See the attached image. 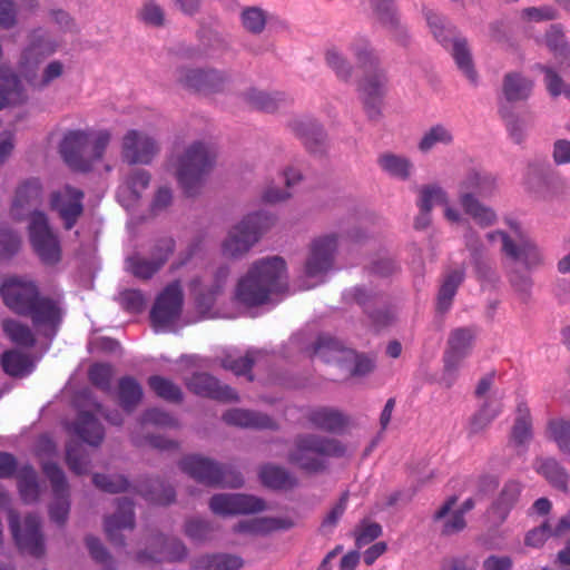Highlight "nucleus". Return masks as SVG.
<instances>
[{"mask_svg": "<svg viewBox=\"0 0 570 570\" xmlns=\"http://www.w3.org/2000/svg\"><path fill=\"white\" fill-rule=\"evenodd\" d=\"M286 263L281 256L255 261L235 287L234 299L246 307L261 306L286 283Z\"/></svg>", "mask_w": 570, "mask_h": 570, "instance_id": "f257e3e1", "label": "nucleus"}, {"mask_svg": "<svg viewBox=\"0 0 570 570\" xmlns=\"http://www.w3.org/2000/svg\"><path fill=\"white\" fill-rule=\"evenodd\" d=\"M363 77L358 80L357 90L370 119L376 120L381 116L383 98L386 92L387 77L380 67V59L372 48L368 39L356 37L350 45Z\"/></svg>", "mask_w": 570, "mask_h": 570, "instance_id": "f03ea898", "label": "nucleus"}, {"mask_svg": "<svg viewBox=\"0 0 570 570\" xmlns=\"http://www.w3.org/2000/svg\"><path fill=\"white\" fill-rule=\"evenodd\" d=\"M363 77L358 80L357 90L370 119L376 120L381 116L383 98L386 92L387 77L380 67V59L372 48L368 39L356 37L350 45Z\"/></svg>", "mask_w": 570, "mask_h": 570, "instance_id": "7ed1b4c3", "label": "nucleus"}, {"mask_svg": "<svg viewBox=\"0 0 570 570\" xmlns=\"http://www.w3.org/2000/svg\"><path fill=\"white\" fill-rule=\"evenodd\" d=\"M345 452V445L337 439L305 433L295 436L287 461L306 473L316 474L327 469L330 459L342 458Z\"/></svg>", "mask_w": 570, "mask_h": 570, "instance_id": "20e7f679", "label": "nucleus"}, {"mask_svg": "<svg viewBox=\"0 0 570 570\" xmlns=\"http://www.w3.org/2000/svg\"><path fill=\"white\" fill-rule=\"evenodd\" d=\"M214 149L203 142L189 145L175 161L176 177L187 196H195L215 164Z\"/></svg>", "mask_w": 570, "mask_h": 570, "instance_id": "39448f33", "label": "nucleus"}, {"mask_svg": "<svg viewBox=\"0 0 570 570\" xmlns=\"http://www.w3.org/2000/svg\"><path fill=\"white\" fill-rule=\"evenodd\" d=\"M275 223V218L264 212H257L245 216L234 225L223 242V254L230 258H240L258 243Z\"/></svg>", "mask_w": 570, "mask_h": 570, "instance_id": "423d86ee", "label": "nucleus"}, {"mask_svg": "<svg viewBox=\"0 0 570 570\" xmlns=\"http://www.w3.org/2000/svg\"><path fill=\"white\" fill-rule=\"evenodd\" d=\"M495 189V179L484 173L471 170L461 183L460 203L465 214L471 216L481 227L494 224L495 213L482 205L474 195L490 196Z\"/></svg>", "mask_w": 570, "mask_h": 570, "instance_id": "0eeeda50", "label": "nucleus"}, {"mask_svg": "<svg viewBox=\"0 0 570 570\" xmlns=\"http://www.w3.org/2000/svg\"><path fill=\"white\" fill-rule=\"evenodd\" d=\"M9 494L0 487V508L8 509V522L18 548L32 557L45 554V542L41 533V522L38 515L28 514L20 522L19 513L9 508Z\"/></svg>", "mask_w": 570, "mask_h": 570, "instance_id": "6e6552de", "label": "nucleus"}, {"mask_svg": "<svg viewBox=\"0 0 570 570\" xmlns=\"http://www.w3.org/2000/svg\"><path fill=\"white\" fill-rule=\"evenodd\" d=\"M179 465L189 476L208 487L240 488L244 484L238 471L202 455L186 456Z\"/></svg>", "mask_w": 570, "mask_h": 570, "instance_id": "1a4fd4ad", "label": "nucleus"}, {"mask_svg": "<svg viewBox=\"0 0 570 570\" xmlns=\"http://www.w3.org/2000/svg\"><path fill=\"white\" fill-rule=\"evenodd\" d=\"M314 353L326 363H335L345 367L352 376H363L371 373L375 363L365 354H358L346 347L341 341L330 335H321L314 347Z\"/></svg>", "mask_w": 570, "mask_h": 570, "instance_id": "9d476101", "label": "nucleus"}, {"mask_svg": "<svg viewBox=\"0 0 570 570\" xmlns=\"http://www.w3.org/2000/svg\"><path fill=\"white\" fill-rule=\"evenodd\" d=\"M425 18L434 38L445 48L452 46V57L458 68L474 83L476 81V71L466 39L458 37L455 28L445 23L441 16L428 10Z\"/></svg>", "mask_w": 570, "mask_h": 570, "instance_id": "9b49d317", "label": "nucleus"}, {"mask_svg": "<svg viewBox=\"0 0 570 570\" xmlns=\"http://www.w3.org/2000/svg\"><path fill=\"white\" fill-rule=\"evenodd\" d=\"M28 228L30 243L41 262L47 265L58 263L61 258L60 244L49 226L47 215L35 210Z\"/></svg>", "mask_w": 570, "mask_h": 570, "instance_id": "f8f14e48", "label": "nucleus"}, {"mask_svg": "<svg viewBox=\"0 0 570 570\" xmlns=\"http://www.w3.org/2000/svg\"><path fill=\"white\" fill-rule=\"evenodd\" d=\"M184 293L179 281L168 284L156 297L150 311L154 327L166 330L175 324L183 311Z\"/></svg>", "mask_w": 570, "mask_h": 570, "instance_id": "ddd939ff", "label": "nucleus"}, {"mask_svg": "<svg viewBox=\"0 0 570 570\" xmlns=\"http://www.w3.org/2000/svg\"><path fill=\"white\" fill-rule=\"evenodd\" d=\"M59 48L58 42L41 28L33 29L28 35V45L22 50L20 58L21 75H30L35 79V71L43 60Z\"/></svg>", "mask_w": 570, "mask_h": 570, "instance_id": "4468645a", "label": "nucleus"}, {"mask_svg": "<svg viewBox=\"0 0 570 570\" xmlns=\"http://www.w3.org/2000/svg\"><path fill=\"white\" fill-rule=\"evenodd\" d=\"M475 335V327H458L450 332L443 353L444 374L450 377L448 386L452 385L460 364L471 353Z\"/></svg>", "mask_w": 570, "mask_h": 570, "instance_id": "2eb2a0df", "label": "nucleus"}, {"mask_svg": "<svg viewBox=\"0 0 570 570\" xmlns=\"http://www.w3.org/2000/svg\"><path fill=\"white\" fill-rule=\"evenodd\" d=\"M336 248L337 237L335 235H325L314 239L304 264L305 277L322 282L323 277L333 268Z\"/></svg>", "mask_w": 570, "mask_h": 570, "instance_id": "dca6fc26", "label": "nucleus"}, {"mask_svg": "<svg viewBox=\"0 0 570 570\" xmlns=\"http://www.w3.org/2000/svg\"><path fill=\"white\" fill-rule=\"evenodd\" d=\"M160 150L155 137L129 129L121 139V158L129 165H149Z\"/></svg>", "mask_w": 570, "mask_h": 570, "instance_id": "f3484780", "label": "nucleus"}, {"mask_svg": "<svg viewBox=\"0 0 570 570\" xmlns=\"http://www.w3.org/2000/svg\"><path fill=\"white\" fill-rule=\"evenodd\" d=\"M42 471L49 479L53 493V502L49 507L50 519L57 524L63 525L70 511L69 484L65 472L56 462L51 461L42 464Z\"/></svg>", "mask_w": 570, "mask_h": 570, "instance_id": "a211bd4d", "label": "nucleus"}, {"mask_svg": "<svg viewBox=\"0 0 570 570\" xmlns=\"http://www.w3.org/2000/svg\"><path fill=\"white\" fill-rule=\"evenodd\" d=\"M83 197V191L69 185L51 193L50 208L58 213L67 230L71 229L82 215Z\"/></svg>", "mask_w": 570, "mask_h": 570, "instance_id": "6ab92c4d", "label": "nucleus"}, {"mask_svg": "<svg viewBox=\"0 0 570 570\" xmlns=\"http://www.w3.org/2000/svg\"><path fill=\"white\" fill-rule=\"evenodd\" d=\"M209 509L217 515L249 514L265 510L264 500L243 493H219L209 500Z\"/></svg>", "mask_w": 570, "mask_h": 570, "instance_id": "aec40b11", "label": "nucleus"}, {"mask_svg": "<svg viewBox=\"0 0 570 570\" xmlns=\"http://www.w3.org/2000/svg\"><path fill=\"white\" fill-rule=\"evenodd\" d=\"M0 293L6 306L18 315L28 312L30 304L39 295L33 282L20 277L6 279L0 287Z\"/></svg>", "mask_w": 570, "mask_h": 570, "instance_id": "412c9836", "label": "nucleus"}, {"mask_svg": "<svg viewBox=\"0 0 570 570\" xmlns=\"http://www.w3.org/2000/svg\"><path fill=\"white\" fill-rule=\"evenodd\" d=\"M154 542L159 549L140 550L136 553V561L139 563L180 562L187 557V548L176 538H167L161 533L154 537Z\"/></svg>", "mask_w": 570, "mask_h": 570, "instance_id": "4be33fe9", "label": "nucleus"}, {"mask_svg": "<svg viewBox=\"0 0 570 570\" xmlns=\"http://www.w3.org/2000/svg\"><path fill=\"white\" fill-rule=\"evenodd\" d=\"M178 82L190 90L203 94H214L220 91L227 80L226 76L214 69H188L178 70Z\"/></svg>", "mask_w": 570, "mask_h": 570, "instance_id": "5701e85b", "label": "nucleus"}, {"mask_svg": "<svg viewBox=\"0 0 570 570\" xmlns=\"http://www.w3.org/2000/svg\"><path fill=\"white\" fill-rule=\"evenodd\" d=\"M187 389L196 395L219 402H237L238 395L229 385L220 382L208 373H195L186 382Z\"/></svg>", "mask_w": 570, "mask_h": 570, "instance_id": "b1692460", "label": "nucleus"}, {"mask_svg": "<svg viewBox=\"0 0 570 570\" xmlns=\"http://www.w3.org/2000/svg\"><path fill=\"white\" fill-rule=\"evenodd\" d=\"M135 528L134 502L127 498L117 499V512L105 519V531L108 540L117 547H125L122 530Z\"/></svg>", "mask_w": 570, "mask_h": 570, "instance_id": "393cba45", "label": "nucleus"}, {"mask_svg": "<svg viewBox=\"0 0 570 570\" xmlns=\"http://www.w3.org/2000/svg\"><path fill=\"white\" fill-rule=\"evenodd\" d=\"M88 142L89 134L83 130H71L63 136L59 151L69 167L80 171L90 169V160L83 156Z\"/></svg>", "mask_w": 570, "mask_h": 570, "instance_id": "a878e982", "label": "nucleus"}, {"mask_svg": "<svg viewBox=\"0 0 570 570\" xmlns=\"http://www.w3.org/2000/svg\"><path fill=\"white\" fill-rule=\"evenodd\" d=\"M21 316L30 317L36 327L56 328L61 322V309L55 299L38 295Z\"/></svg>", "mask_w": 570, "mask_h": 570, "instance_id": "bb28decb", "label": "nucleus"}, {"mask_svg": "<svg viewBox=\"0 0 570 570\" xmlns=\"http://www.w3.org/2000/svg\"><path fill=\"white\" fill-rule=\"evenodd\" d=\"M43 197V188L38 178H29L22 181L16 189L14 199L12 203V215L17 219L23 217V210L38 207Z\"/></svg>", "mask_w": 570, "mask_h": 570, "instance_id": "cd10ccee", "label": "nucleus"}, {"mask_svg": "<svg viewBox=\"0 0 570 570\" xmlns=\"http://www.w3.org/2000/svg\"><path fill=\"white\" fill-rule=\"evenodd\" d=\"M307 421L317 430L337 433L348 423V417L340 410L328 406H320L308 411Z\"/></svg>", "mask_w": 570, "mask_h": 570, "instance_id": "c85d7f7f", "label": "nucleus"}, {"mask_svg": "<svg viewBox=\"0 0 570 570\" xmlns=\"http://www.w3.org/2000/svg\"><path fill=\"white\" fill-rule=\"evenodd\" d=\"M352 299L363 307L364 312L368 315L373 324L377 327L389 325L394 314L391 309H372L373 306H377L383 303V297L367 293L362 287H355L351 293Z\"/></svg>", "mask_w": 570, "mask_h": 570, "instance_id": "c756f323", "label": "nucleus"}, {"mask_svg": "<svg viewBox=\"0 0 570 570\" xmlns=\"http://www.w3.org/2000/svg\"><path fill=\"white\" fill-rule=\"evenodd\" d=\"M291 127L309 153L318 154L324 151L326 135L316 121L312 119L294 120Z\"/></svg>", "mask_w": 570, "mask_h": 570, "instance_id": "7c9ffc66", "label": "nucleus"}, {"mask_svg": "<svg viewBox=\"0 0 570 570\" xmlns=\"http://www.w3.org/2000/svg\"><path fill=\"white\" fill-rule=\"evenodd\" d=\"M371 6L373 7L374 13L379 21L391 31H393V36L395 40L402 46L407 45V33L406 30L400 26V21L394 9V4L392 0H368Z\"/></svg>", "mask_w": 570, "mask_h": 570, "instance_id": "2f4dec72", "label": "nucleus"}, {"mask_svg": "<svg viewBox=\"0 0 570 570\" xmlns=\"http://www.w3.org/2000/svg\"><path fill=\"white\" fill-rule=\"evenodd\" d=\"M228 425L254 429H276V423L266 414L243 409H232L223 414Z\"/></svg>", "mask_w": 570, "mask_h": 570, "instance_id": "473e14b6", "label": "nucleus"}, {"mask_svg": "<svg viewBox=\"0 0 570 570\" xmlns=\"http://www.w3.org/2000/svg\"><path fill=\"white\" fill-rule=\"evenodd\" d=\"M72 431L83 442L92 446L101 444L105 438V430L100 422L89 412H79L77 420L72 424Z\"/></svg>", "mask_w": 570, "mask_h": 570, "instance_id": "72a5a7b5", "label": "nucleus"}, {"mask_svg": "<svg viewBox=\"0 0 570 570\" xmlns=\"http://www.w3.org/2000/svg\"><path fill=\"white\" fill-rule=\"evenodd\" d=\"M144 392L139 382L132 376H122L118 381L117 397L119 405L131 413L140 403Z\"/></svg>", "mask_w": 570, "mask_h": 570, "instance_id": "f704fd0d", "label": "nucleus"}, {"mask_svg": "<svg viewBox=\"0 0 570 570\" xmlns=\"http://www.w3.org/2000/svg\"><path fill=\"white\" fill-rule=\"evenodd\" d=\"M1 366L8 375L23 377L33 371L35 363L29 354L18 350H8L1 356Z\"/></svg>", "mask_w": 570, "mask_h": 570, "instance_id": "c9c22d12", "label": "nucleus"}, {"mask_svg": "<svg viewBox=\"0 0 570 570\" xmlns=\"http://www.w3.org/2000/svg\"><path fill=\"white\" fill-rule=\"evenodd\" d=\"M510 226L519 236V240L517 243L518 256L510 258L515 262H522L527 268H534L542 265L543 254L540 248L530 238L521 235L518 224L511 223Z\"/></svg>", "mask_w": 570, "mask_h": 570, "instance_id": "e433bc0d", "label": "nucleus"}, {"mask_svg": "<svg viewBox=\"0 0 570 570\" xmlns=\"http://www.w3.org/2000/svg\"><path fill=\"white\" fill-rule=\"evenodd\" d=\"M377 164L384 173L400 180H407L413 171V164L407 157L392 153L380 155Z\"/></svg>", "mask_w": 570, "mask_h": 570, "instance_id": "4c0bfd02", "label": "nucleus"}, {"mask_svg": "<svg viewBox=\"0 0 570 570\" xmlns=\"http://www.w3.org/2000/svg\"><path fill=\"white\" fill-rule=\"evenodd\" d=\"M262 483L271 489L288 490L297 484V480L285 468L266 464L259 471Z\"/></svg>", "mask_w": 570, "mask_h": 570, "instance_id": "58836bf2", "label": "nucleus"}, {"mask_svg": "<svg viewBox=\"0 0 570 570\" xmlns=\"http://www.w3.org/2000/svg\"><path fill=\"white\" fill-rule=\"evenodd\" d=\"M533 436L532 417L525 403H520L517 407V416L511 430V441L517 446L527 445Z\"/></svg>", "mask_w": 570, "mask_h": 570, "instance_id": "ea45409f", "label": "nucleus"}, {"mask_svg": "<svg viewBox=\"0 0 570 570\" xmlns=\"http://www.w3.org/2000/svg\"><path fill=\"white\" fill-rule=\"evenodd\" d=\"M533 83L518 72H509L503 79V95L508 101H521L529 98Z\"/></svg>", "mask_w": 570, "mask_h": 570, "instance_id": "a19ab883", "label": "nucleus"}, {"mask_svg": "<svg viewBox=\"0 0 570 570\" xmlns=\"http://www.w3.org/2000/svg\"><path fill=\"white\" fill-rule=\"evenodd\" d=\"M244 560L236 554L217 553L205 556L196 560L195 570H239Z\"/></svg>", "mask_w": 570, "mask_h": 570, "instance_id": "79ce46f5", "label": "nucleus"}, {"mask_svg": "<svg viewBox=\"0 0 570 570\" xmlns=\"http://www.w3.org/2000/svg\"><path fill=\"white\" fill-rule=\"evenodd\" d=\"M463 269L452 271L445 276L438 295L436 307L439 312L445 313L450 309L458 287L463 282Z\"/></svg>", "mask_w": 570, "mask_h": 570, "instance_id": "37998d69", "label": "nucleus"}, {"mask_svg": "<svg viewBox=\"0 0 570 570\" xmlns=\"http://www.w3.org/2000/svg\"><path fill=\"white\" fill-rule=\"evenodd\" d=\"M547 439L554 442L562 454H570V421L562 417L550 419L546 430Z\"/></svg>", "mask_w": 570, "mask_h": 570, "instance_id": "c03bdc74", "label": "nucleus"}, {"mask_svg": "<svg viewBox=\"0 0 570 570\" xmlns=\"http://www.w3.org/2000/svg\"><path fill=\"white\" fill-rule=\"evenodd\" d=\"M1 326L6 336L13 344L22 347H32L36 344V337L28 325L17 320L6 318Z\"/></svg>", "mask_w": 570, "mask_h": 570, "instance_id": "a18cd8bd", "label": "nucleus"}, {"mask_svg": "<svg viewBox=\"0 0 570 570\" xmlns=\"http://www.w3.org/2000/svg\"><path fill=\"white\" fill-rule=\"evenodd\" d=\"M521 493V484L517 481H509L504 484L498 500L493 503V513L502 521L507 518L511 509L517 503Z\"/></svg>", "mask_w": 570, "mask_h": 570, "instance_id": "49530a36", "label": "nucleus"}, {"mask_svg": "<svg viewBox=\"0 0 570 570\" xmlns=\"http://www.w3.org/2000/svg\"><path fill=\"white\" fill-rule=\"evenodd\" d=\"M140 492L147 501L159 505L170 504L176 497L174 488L158 479L150 480Z\"/></svg>", "mask_w": 570, "mask_h": 570, "instance_id": "de8ad7c7", "label": "nucleus"}, {"mask_svg": "<svg viewBox=\"0 0 570 570\" xmlns=\"http://www.w3.org/2000/svg\"><path fill=\"white\" fill-rule=\"evenodd\" d=\"M502 405L497 400H487L481 409L472 416L470 433L476 434L483 431L501 412Z\"/></svg>", "mask_w": 570, "mask_h": 570, "instance_id": "09e8293b", "label": "nucleus"}, {"mask_svg": "<svg viewBox=\"0 0 570 570\" xmlns=\"http://www.w3.org/2000/svg\"><path fill=\"white\" fill-rule=\"evenodd\" d=\"M128 271L137 278L149 279L151 278L163 266L164 258L156 261L154 258H145L139 254H135L127 258Z\"/></svg>", "mask_w": 570, "mask_h": 570, "instance_id": "8fccbe9b", "label": "nucleus"}, {"mask_svg": "<svg viewBox=\"0 0 570 570\" xmlns=\"http://www.w3.org/2000/svg\"><path fill=\"white\" fill-rule=\"evenodd\" d=\"M148 385L158 397L167 402L180 403L183 401L180 387L166 377L151 375L148 379Z\"/></svg>", "mask_w": 570, "mask_h": 570, "instance_id": "3c124183", "label": "nucleus"}, {"mask_svg": "<svg viewBox=\"0 0 570 570\" xmlns=\"http://www.w3.org/2000/svg\"><path fill=\"white\" fill-rule=\"evenodd\" d=\"M258 352L248 351L244 356L226 355L222 360V366L225 370L232 371L235 375H246L248 381H253L254 376L250 373L254 363L256 362Z\"/></svg>", "mask_w": 570, "mask_h": 570, "instance_id": "603ef678", "label": "nucleus"}, {"mask_svg": "<svg viewBox=\"0 0 570 570\" xmlns=\"http://www.w3.org/2000/svg\"><path fill=\"white\" fill-rule=\"evenodd\" d=\"M547 45L559 60V66L562 71L566 68L570 69V47L564 40V36L554 26L547 33Z\"/></svg>", "mask_w": 570, "mask_h": 570, "instance_id": "864d4df0", "label": "nucleus"}, {"mask_svg": "<svg viewBox=\"0 0 570 570\" xmlns=\"http://www.w3.org/2000/svg\"><path fill=\"white\" fill-rule=\"evenodd\" d=\"M541 473L554 488L567 491L568 475L564 469L554 459H544L538 466Z\"/></svg>", "mask_w": 570, "mask_h": 570, "instance_id": "5fc2aeb1", "label": "nucleus"}, {"mask_svg": "<svg viewBox=\"0 0 570 570\" xmlns=\"http://www.w3.org/2000/svg\"><path fill=\"white\" fill-rule=\"evenodd\" d=\"M244 99L250 107L266 112L277 110L279 102L283 101L278 94L272 96L257 89H249L246 91L244 94Z\"/></svg>", "mask_w": 570, "mask_h": 570, "instance_id": "6e6d98bb", "label": "nucleus"}, {"mask_svg": "<svg viewBox=\"0 0 570 570\" xmlns=\"http://www.w3.org/2000/svg\"><path fill=\"white\" fill-rule=\"evenodd\" d=\"M66 462L70 471L77 475L86 474L89 459L82 445L78 442H69L66 446Z\"/></svg>", "mask_w": 570, "mask_h": 570, "instance_id": "4d7b16f0", "label": "nucleus"}, {"mask_svg": "<svg viewBox=\"0 0 570 570\" xmlns=\"http://www.w3.org/2000/svg\"><path fill=\"white\" fill-rule=\"evenodd\" d=\"M453 141L451 131L443 125H435L431 127L421 138L419 149L422 153H428L438 144L450 145Z\"/></svg>", "mask_w": 570, "mask_h": 570, "instance_id": "13d9d810", "label": "nucleus"}, {"mask_svg": "<svg viewBox=\"0 0 570 570\" xmlns=\"http://www.w3.org/2000/svg\"><path fill=\"white\" fill-rule=\"evenodd\" d=\"M63 69L65 67L61 61L52 60L43 68L41 77L38 76L37 71H35V79L30 78V75L22 76L32 87L43 89L55 79L61 77Z\"/></svg>", "mask_w": 570, "mask_h": 570, "instance_id": "bf43d9fd", "label": "nucleus"}, {"mask_svg": "<svg viewBox=\"0 0 570 570\" xmlns=\"http://www.w3.org/2000/svg\"><path fill=\"white\" fill-rule=\"evenodd\" d=\"M92 483L99 490L112 494L125 492L129 488L128 480L121 474L108 475L95 473L92 475Z\"/></svg>", "mask_w": 570, "mask_h": 570, "instance_id": "052dcab7", "label": "nucleus"}, {"mask_svg": "<svg viewBox=\"0 0 570 570\" xmlns=\"http://www.w3.org/2000/svg\"><path fill=\"white\" fill-rule=\"evenodd\" d=\"M18 487L20 495L24 502L30 503L38 500L40 493L39 484L37 481V474L32 468L23 470L19 478Z\"/></svg>", "mask_w": 570, "mask_h": 570, "instance_id": "680f3d73", "label": "nucleus"}, {"mask_svg": "<svg viewBox=\"0 0 570 570\" xmlns=\"http://www.w3.org/2000/svg\"><path fill=\"white\" fill-rule=\"evenodd\" d=\"M325 60L337 78L343 81H348L352 78L353 68L351 63L336 48H331L326 51Z\"/></svg>", "mask_w": 570, "mask_h": 570, "instance_id": "e2e57ef3", "label": "nucleus"}, {"mask_svg": "<svg viewBox=\"0 0 570 570\" xmlns=\"http://www.w3.org/2000/svg\"><path fill=\"white\" fill-rule=\"evenodd\" d=\"M214 527L204 519L190 518L185 522V534L193 541H206L212 537Z\"/></svg>", "mask_w": 570, "mask_h": 570, "instance_id": "0e129e2a", "label": "nucleus"}, {"mask_svg": "<svg viewBox=\"0 0 570 570\" xmlns=\"http://www.w3.org/2000/svg\"><path fill=\"white\" fill-rule=\"evenodd\" d=\"M88 376L90 382L101 391H111L112 366L104 363H96L89 367Z\"/></svg>", "mask_w": 570, "mask_h": 570, "instance_id": "69168bd1", "label": "nucleus"}, {"mask_svg": "<svg viewBox=\"0 0 570 570\" xmlns=\"http://www.w3.org/2000/svg\"><path fill=\"white\" fill-rule=\"evenodd\" d=\"M240 18L243 27L248 32L261 33L265 28L266 14L261 8H246L243 10Z\"/></svg>", "mask_w": 570, "mask_h": 570, "instance_id": "338daca9", "label": "nucleus"}, {"mask_svg": "<svg viewBox=\"0 0 570 570\" xmlns=\"http://www.w3.org/2000/svg\"><path fill=\"white\" fill-rule=\"evenodd\" d=\"M382 534V527L377 522L363 520L354 531L355 544L360 549Z\"/></svg>", "mask_w": 570, "mask_h": 570, "instance_id": "774afa93", "label": "nucleus"}]
</instances>
